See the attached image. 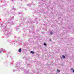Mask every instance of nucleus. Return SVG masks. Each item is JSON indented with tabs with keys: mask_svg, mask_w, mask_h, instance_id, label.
Segmentation results:
<instances>
[{
	"mask_svg": "<svg viewBox=\"0 0 74 74\" xmlns=\"http://www.w3.org/2000/svg\"><path fill=\"white\" fill-rule=\"evenodd\" d=\"M19 52H21V48H20L18 50Z\"/></svg>",
	"mask_w": 74,
	"mask_h": 74,
	"instance_id": "nucleus-1",
	"label": "nucleus"
},
{
	"mask_svg": "<svg viewBox=\"0 0 74 74\" xmlns=\"http://www.w3.org/2000/svg\"><path fill=\"white\" fill-rule=\"evenodd\" d=\"M30 53H32V54H34V52L33 51H31L30 52Z\"/></svg>",
	"mask_w": 74,
	"mask_h": 74,
	"instance_id": "nucleus-2",
	"label": "nucleus"
},
{
	"mask_svg": "<svg viewBox=\"0 0 74 74\" xmlns=\"http://www.w3.org/2000/svg\"><path fill=\"white\" fill-rule=\"evenodd\" d=\"M62 58H63V59H65V56L64 55H63L62 56Z\"/></svg>",
	"mask_w": 74,
	"mask_h": 74,
	"instance_id": "nucleus-3",
	"label": "nucleus"
},
{
	"mask_svg": "<svg viewBox=\"0 0 74 74\" xmlns=\"http://www.w3.org/2000/svg\"><path fill=\"white\" fill-rule=\"evenodd\" d=\"M57 70L58 72H59V73H60V71L59 69H57Z\"/></svg>",
	"mask_w": 74,
	"mask_h": 74,
	"instance_id": "nucleus-4",
	"label": "nucleus"
},
{
	"mask_svg": "<svg viewBox=\"0 0 74 74\" xmlns=\"http://www.w3.org/2000/svg\"><path fill=\"white\" fill-rule=\"evenodd\" d=\"M52 33H53V32H50V34L51 35H52Z\"/></svg>",
	"mask_w": 74,
	"mask_h": 74,
	"instance_id": "nucleus-5",
	"label": "nucleus"
},
{
	"mask_svg": "<svg viewBox=\"0 0 74 74\" xmlns=\"http://www.w3.org/2000/svg\"><path fill=\"white\" fill-rule=\"evenodd\" d=\"M44 45H46V43H44Z\"/></svg>",
	"mask_w": 74,
	"mask_h": 74,
	"instance_id": "nucleus-6",
	"label": "nucleus"
},
{
	"mask_svg": "<svg viewBox=\"0 0 74 74\" xmlns=\"http://www.w3.org/2000/svg\"><path fill=\"white\" fill-rule=\"evenodd\" d=\"M73 73H74V69L72 71Z\"/></svg>",
	"mask_w": 74,
	"mask_h": 74,
	"instance_id": "nucleus-7",
	"label": "nucleus"
},
{
	"mask_svg": "<svg viewBox=\"0 0 74 74\" xmlns=\"http://www.w3.org/2000/svg\"><path fill=\"white\" fill-rule=\"evenodd\" d=\"M73 70V68H71V70Z\"/></svg>",
	"mask_w": 74,
	"mask_h": 74,
	"instance_id": "nucleus-8",
	"label": "nucleus"
},
{
	"mask_svg": "<svg viewBox=\"0 0 74 74\" xmlns=\"http://www.w3.org/2000/svg\"><path fill=\"white\" fill-rule=\"evenodd\" d=\"M0 53H1V51H0Z\"/></svg>",
	"mask_w": 74,
	"mask_h": 74,
	"instance_id": "nucleus-9",
	"label": "nucleus"
}]
</instances>
